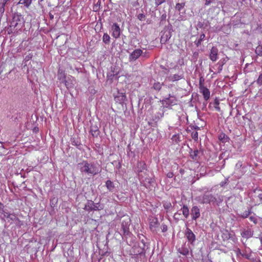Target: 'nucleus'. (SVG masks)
Here are the masks:
<instances>
[{"instance_id":"f257e3e1","label":"nucleus","mask_w":262,"mask_h":262,"mask_svg":"<svg viewBox=\"0 0 262 262\" xmlns=\"http://www.w3.org/2000/svg\"><path fill=\"white\" fill-rule=\"evenodd\" d=\"M77 168L82 173L88 175L95 176L101 171L99 166L94 163H89L87 161H83L77 164Z\"/></svg>"},{"instance_id":"f03ea898","label":"nucleus","mask_w":262,"mask_h":262,"mask_svg":"<svg viewBox=\"0 0 262 262\" xmlns=\"http://www.w3.org/2000/svg\"><path fill=\"white\" fill-rule=\"evenodd\" d=\"M24 24L23 16L18 13H15L11 22L10 27L15 29V30H20Z\"/></svg>"},{"instance_id":"7ed1b4c3","label":"nucleus","mask_w":262,"mask_h":262,"mask_svg":"<svg viewBox=\"0 0 262 262\" xmlns=\"http://www.w3.org/2000/svg\"><path fill=\"white\" fill-rule=\"evenodd\" d=\"M0 218L2 220L5 221V218L8 221L18 220V217L14 213H10L4 209L3 205L0 203Z\"/></svg>"},{"instance_id":"20e7f679","label":"nucleus","mask_w":262,"mask_h":262,"mask_svg":"<svg viewBox=\"0 0 262 262\" xmlns=\"http://www.w3.org/2000/svg\"><path fill=\"white\" fill-rule=\"evenodd\" d=\"M103 209L102 205L100 203H94L91 200H88L85 205L84 209L88 211H99Z\"/></svg>"},{"instance_id":"39448f33","label":"nucleus","mask_w":262,"mask_h":262,"mask_svg":"<svg viewBox=\"0 0 262 262\" xmlns=\"http://www.w3.org/2000/svg\"><path fill=\"white\" fill-rule=\"evenodd\" d=\"M198 201L201 204L214 203L216 199L212 194H204L198 198Z\"/></svg>"},{"instance_id":"423d86ee","label":"nucleus","mask_w":262,"mask_h":262,"mask_svg":"<svg viewBox=\"0 0 262 262\" xmlns=\"http://www.w3.org/2000/svg\"><path fill=\"white\" fill-rule=\"evenodd\" d=\"M252 199L256 204L262 203V190L260 189H254L251 193Z\"/></svg>"},{"instance_id":"0eeeda50","label":"nucleus","mask_w":262,"mask_h":262,"mask_svg":"<svg viewBox=\"0 0 262 262\" xmlns=\"http://www.w3.org/2000/svg\"><path fill=\"white\" fill-rule=\"evenodd\" d=\"M178 100L174 95H169V97L162 100V103L168 106L177 104Z\"/></svg>"},{"instance_id":"6e6552de","label":"nucleus","mask_w":262,"mask_h":262,"mask_svg":"<svg viewBox=\"0 0 262 262\" xmlns=\"http://www.w3.org/2000/svg\"><path fill=\"white\" fill-rule=\"evenodd\" d=\"M199 89L200 92L203 94L204 99L206 101L208 100L210 98V92L208 89L203 85L201 81H200Z\"/></svg>"},{"instance_id":"1a4fd4ad","label":"nucleus","mask_w":262,"mask_h":262,"mask_svg":"<svg viewBox=\"0 0 262 262\" xmlns=\"http://www.w3.org/2000/svg\"><path fill=\"white\" fill-rule=\"evenodd\" d=\"M185 235L190 244L193 245L196 239V238L195 234L193 233L192 230L190 229L187 228L185 231Z\"/></svg>"},{"instance_id":"9d476101","label":"nucleus","mask_w":262,"mask_h":262,"mask_svg":"<svg viewBox=\"0 0 262 262\" xmlns=\"http://www.w3.org/2000/svg\"><path fill=\"white\" fill-rule=\"evenodd\" d=\"M111 30L112 36L115 38H118L121 34V30L118 24L114 23L111 27Z\"/></svg>"},{"instance_id":"9b49d317","label":"nucleus","mask_w":262,"mask_h":262,"mask_svg":"<svg viewBox=\"0 0 262 262\" xmlns=\"http://www.w3.org/2000/svg\"><path fill=\"white\" fill-rule=\"evenodd\" d=\"M130 225V220L127 219V221H123L121 223V229L123 231V235H128L129 232V226Z\"/></svg>"},{"instance_id":"f8f14e48","label":"nucleus","mask_w":262,"mask_h":262,"mask_svg":"<svg viewBox=\"0 0 262 262\" xmlns=\"http://www.w3.org/2000/svg\"><path fill=\"white\" fill-rule=\"evenodd\" d=\"M244 173V167L241 162L238 161L235 165L234 174L237 177L242 176Z\"/></svg>"},{"instance_id":"ddd939ff","label":"nucleus","mask_w":262,"mask_h":262,"mask_svg":"<svg viewBox=\"0 0 262 262\" xmlns=\"http://www.w3.org/2000/svg\"><path fill=\"white\" fill-rule=\"evenodd\" d=\"M190 214L192 216V220H196L200 216V209L196 206H193L191 209Z\"/></svg>"},{"instance_id":"4468645a","label":"nucleus","mask_w":262,"mask_h":262,"mask_svg":"<svg viewBox=\"0 0 262 262\" xmlns=\"http://www.w3.org/2000/svg\"><path fill=\"white\" fill-rule=\"evenodd\" d=\"M90 133L93 137L97 138L100 134V131L98 126L96 124H92L90 128Z\"/></svg>"},{"instance_id":"2eb2a0df","label":"nucleus","mask_w":262,"mask_h":262,"mask_svg":"<svg viewBox=\"0 0 262 262\" xmlns=\"http://www.w3.org/2000/svg\"><path fill=\"white\" fill-rule=\"evenodd\" d=\"M218 49L214 47H213L210 51L209 58L212 61H215L217 58Z\"/></svg>"},{"instance_id":"dca6fc26","label":"nucleus","mask_w":262,"mask_h":262,"mask_svg":"<svg viewBox=\"0 0 262 262\" xmlns=\"http://www.w3.org/2000/svg\"><path fill=\"white\" fill-rule=\"evenodd\" d=\"M142 53V51L141 49H136L134 50L129 56V60H136Z\"/></svg>"},{"instance_id":"f3484780","label":"nucleus","mask_w":262,"mask_h":262,"mask_svg":"<svg viewBox=\"0 0 262 262\" xmlns=\"http://www.w3.org/2000/svg\"><path fill=\"white\" fill-rule=\"evenodd\" d=\"M184 78V75L183 73H178L170 75L168 77V80L170 81H177L180 79Z\"/></svg>"},{"instance_id":"a211bd4d","label":"nucleus","mask_w":262,"mask_h":262,"mask_svg":"<svg viewBox=\"0 0 262 262\" xmlns=\"http://www.w3.org/2000/svg\"><path fill=\"white\" fill-rule=\"evenodd\" d=\"M171 37V32L170 31L165 32L164 34L161 37V42L165 43Z\"/></svg>"},{"instance_id":"6ab92c4d","label":"nucleus","mask_w":262,"mask_h":262,"mask_svg":"<svg viewBox=\"0 0 262 262\" xmlns=\"http://www.w3.org/2000/svg\"><path fill=\"white\" fill-rule=\"evenodd\" d=\"M180 211L182 212L185 219H187L189 215V210L186 205H184Z\"/></svg>"},{"instance_id":"aec40b11","label":"nucleus","mask_w":262,"mask_h":262,"mask_svg":"<svg viewBox=\"0 0 262 262\" xmlns=\"http://www.w3.org/2000/svg\"><path fill=\"white\" fill-rule=\"evenodd\" d=\"M158 226V221L157 218L152 219L150 222V228L153 231L156 230Z\"/></svg>"},{"instance_id":"412c9836","label":"nucleus","mask_w":262,"mask_h":262,"mask_svg":"<svg viewBox=\"0 0 262 262\" xmlns=\"http://www.w3.org/2000/svg\"><path fill=\"white\" fill-rule=\"evenodd\" d=\"M145 169L146 166L145 163L143 162H138L136 167V171L137 172L139 173L142 172Z\"/></svg>"},{"instance_id":"4be33fe9","label":"nucleus","mask_w":262,"mask_h":262,"mask_svg":"<svg viewBox=\"0 0 262 262\" xmlns=\"http://www.w3.org/2000/svg\"><path fill=\"white\" fill-rule=\"evenodd\" d=\"M105 186L107 189L111 192L114 191L115 186L112 181L111 180H107L105 182Z\"/></svg>"},{"instance_id":"5701e85b","label":"nucleus","mask_w":262,"mask_h":262,"mask_svg":"<svg viewBox=\"0 0 262 262\" xmlns=\"http://www.w3.org/2000/svg\"><path fill=\"white\" fill-rule=\"evenodd\" d=\"M241 235L243 237L249 238L252 236L253 232L250 229H247L243 231L242 232Z\"/></svg>"},{"instance_id":"b1692460","label":"nucleus","mask_w":262,"mask_h":262,"mask_svg":"<svg viewBox=\"0 0 262 262\" xmlns=\"http://www.w3.org/2000/svg\"><path fill=\"white\" fill-rule=\"evenodd\" d=\"M32 2V0H19L18 4L24 5V6L28 8Z\"/></svg>"},{"instance_id":"393cba45","label":"nucleus","mask_w":262,"mask_h":262,"mask_svg":"<svg viewBox=\"0 0 262 262\" xmlns=\"http://www.w3.org/2000/svg\"><path fill=\"white\" fill-rule=\"evenodd\" d=\"M199 153V151L196 149V150H195L194 151H192L191 152H190V156L193 160H196L198 159Z\"/></svg>"},{"instance_id":"a878e982","label":"nucleus","mask_w":262,"mask_h":262,"mask_svg":"<svg viewBox=\"0 0 262 262\" xmlns=\"http://www.w3.org/2000/svg\"><path fill=\"white\" fill-rule=\"evenodd\" d=\"M102 40L105 44H109L110 42V35L106 33H104L103 36L102 37Z\"/></svg>"},{"instance_id":"bb28decb","label":"nucleus","mask_w":262,"mask_h":262,"mask_svg":"<svg viewBox=\"0 0 262 262\" xmlns=\"http://www.w3.org/2000/svg\"><path fill=\"white\" fill-rule=\"evenodd\" d=\"M162 85L163 83H161L159 82H155L153 84L152 88L157 91H159L161 89Z\"/></svg>"},{"instance_id":"cd10ccee","label":"nucleus","mask_w":262,"mask_h":262,"mask_svg":"<svg viewBox=\"0 0 262 262\" xmlns=\"http://www.w3.org/2000/svg\"><path fill=\"white\" fill-rule=\"evenodd\" d=\"M179 252L183 255H187L189 253V250L187 248L183 247L179 249Z\"/></svg>"},{"instance_id":"c85d7f7f","label":"nucleus","mask_w":262,"mask_h":262,"mask_svg":"<svg viewBox=\"0 0 262 262\" xmlns=\"http://www.w3.org/2000/svg\"><path fill=\"white\" fill-rule=\"evenodd\" d=\"M205 37V34L203 33L200 35V38L195 41V45L197 47H199L201 44L202 41L204 40V38Z\"/></svg>"},{"instance_id":"c756f323","label":"nucleus","mask_w":262,"mask_h":262,"mask_svg":"<svg viewBox=\"0 0 262 262\" xmlns=\"http://www.w3.org/2000/svg\"><path fill=\"white\" fill-rule=\"evenodd\" d=\"M255 53L260 56H262V45L258 46L255 49Z\"/></svg>"},{"instance_id":"7c9ffc66","label":"nucleus","mask_w":262,"mask_h":262,"mask_svg":"<svg viewBox=\"0 0 262 262\" xmlns=\"http://www.w3.org/2000/svg\"><path fill=\"white\" fill-rule=\"evenodd\" d=\"M224 64V62H221L220 61L217 62V63L215 65V67L217 68L219 72H220L223 69V66Z\"/></svg>"},{"instance_id":"2f4dec72","label":"nucleus","mask_w":262,"mask_h":262,"mask_svg":"<svg viewBox=\"0 0 262 262\" xmlns=\"http://www.w3.org/2000/svg\"><path fill=\"white\" fill-rule=\"evenodd\" d=\"M251 210L248 209V210H246L245 212H244L241 215V217L243 218H246L250 214H251Z\"/></svg>"},{"instance_id":"473e14b6","label":"nucleus","mask_w":262,"mask_h":262,"mask_svg":"<svg viewBox=\"0 0 262 262\" xmlns=\"http://www.w3.org/2000/svg\"><path fill=\"white\" fill-rule=\"evenodd\" d=\"M185 6V3H177L176 5V9L179 11H180L182 8Z\"/></svg>"},{"instance_id":"72a5a7b5","label":"nucleus","mask_w":262,"mask_h":262,"mask_svg":"<svg viewBox=\"0 0 262 262\" xmlns=\"http://www.w3.org/2000/svg\"><path fill=\"white\" fill-rule=\"evenodd\" d=\"M118 97L120 98L119 100L121 102H124L127 100L126 96L125 93H121L119 96H118Z\"/></svg>"},{"instance_id":"f704fd0d","label":"nucleus","mask_w":262,"mask_h":262,"mask_svg":"<svg viewBox=\"0 0 262 262\" xmlns=\"http://www.w3.org/2000/svg\"><path fill=\"white\" fill-rule=\"evenodd\" d=\"M181 215V213L178 212L175 213L173 215V219L176 222H178L180 220V216Z\"/></svg>"},{"instance_id":"c9c22d12","label":"nucleus","mask_w":262,"mask_h":262,"mask_svg":"<svg viewBox=\"0 0 262 262\" xmlns=\"http://www.w3.org/2000/svg\"><path fill=\"white\" fill-rule=\"evenodd\" d=\"M256 83L259 86L262 85V73L259 75L258 78L256 80Z\"/></svg>"},{"instance_id":"e433bc0d","label":"nucleus","mask_w":262,"mask_h":262,"mask_svg":"<svg viewBox=\"0 0 262 262\" xmlns=\"http://www.w3.org/2000/svg\"><path fill=\"white\" fill-rule=\"evenodd\" d=\"M7 5V4L5 3H4V2H3L1 3V7H0V12H1V13H4V12L5 10V6H6V5Z\"/></svg>"},{"instance_id":"4c0bfd02","label":"nucleus","mask_w":262,"mask_h":262,"mask_svg":"<svg viewBox=\"0 0 262 262\" xmlns=\"http://www.w3.org/2000/svg\"><path fill=\"white\" fill-rule=\"evenodd\" d=\"M163 206L165 209H168L171 207V204L170 202H165L163 204Z\"/></svg>"},{"instance_id":"58836bf2","label":"nucleus","mask_w":262,"mask_h":262,"mask_svg":"<svg viewBox=\"0 0 262 262\" xmlns=\"http://www.w3.org/2000/svg\"><path fill=\"white\" fill-rule=\"evenodd\" d=\"M165 2V0H155V5L156 6H158Z\"/></svg>"},{"instance_id":"ea45409f","label":"nucleus","mask_w":262,"mask_h":262,"mask_svg":"<svg viewBox=\"0 0 262 262\" xmlns=\"http://www.w3.org/2000/svg\"><path fill=\"white\" fill-rule=\"evenodd\" d=\"M198 132H192V138H193L194 140H196V139H198Z\"/></svg>"},{"instance_id":"a19ab883","label":"nucleus","mask_w":262,"mask_h":262,"mask_svg":"<svg viewBox=\"0 0 262 262\" xmlns=\"http://www.w3.org/2000/svg\"><path fill=\"white\" fill-rule=\"evenodd\" d=\"M144 18L145 15L141 13L138 15V18L140 20H142Z\"/></svg>"},{"instance_id":"79ce46f5","label":"nucleus","mask_w":262,"mask_h":262,"mask_svg":"<svg viewBox=\"0 0 262 262\" xmlns=\"http://www.w3.org/2000/svg\"><path fill=\"white\" fill-rule=\"evenodd\" d=\"M212 2V0H206L205 5L208 6Z\"/></svg>"},{"instance_id":"37998d69","label":"nucleus","mask_w":262,"mask_h":262,"mask_svg":"<svg viewBox=\"0 0 262 262\" xmlns=\"http://www.w3.org/2000/svg\"><path fill=\"white\" fill-rule=\"evenodd\" d=\"M173 176V174L171 172H169L167 174V177L169 178H171Z\"/></svg>"},{"instance_id":"c03bdc74","label":"nucleus","mask_w":262,"mask_h":262,"mask_svg":"<svg viewBox=\"0 0 262 262\" xmlns=\"http://www.w3.org/2000/svg\"><path fill=\"white\" fill-rule=\"evenodd\" d=\"M167 230V226L166 225H163L162 228V232H164L166 231Z\"/></svg>"},{"instance_id":"a18cd8bd","label":"nucleus","mask_w":262,"mask_h":262,"mask_svg":"<svg viewBox=\"0 0 262 262\" xmlns=\"http://www.w3.org/2000/svg\"><path fill=\"white\" fill-rule=\"evenodd\" d=\"M250 220L252 221L253 222H254V223H256V219L253 217V216H250Z\"/></svg>"},{"instance_id":"49530a36","label":"nucleus","mask_w":262,"mask_h":262,"mask_svg":"<svg viewBox=\"0 0 262 262\" xmlns=\"http://www.w3.org/2000/svg\"><path fill=\"white\" fill-rule=\"evenodd\" d=\"M164 116V113H158V118H162Z\"/></svg>"},{"instance_id":"de8ad7c7","label":"nucleus","mask_w":262,"mask_h":262,"mask_svg":"<svg viewBox=\"0 0 262 262\" xmlns=\"http://www.w3.org/2000/svg\"><path fill=\"white\" fill-rule=\"evenodd\" d=\"M65 85L67 88H69V87L71 86L70 83L66 80L65 81Z\"/></svg>"},{"instance_id":"09e8293b","label":"nucleus","mask_w":262,"mask_h":262,"mask_svg":"<svg viewBox=\"0 0 262 262\" xmlns=\"http://www.w3.org/2000/svg\"><path fill=\"white\" fill-rule=\"evenodd\" d=\"M63 76V78H64V74H62V73H60L59 75H58V77H59V79H61V77Z\"/></svg>"},{"instance_id":"8fccbe9b","label":"nucleus","mask_w":262,"mask_h":262,"mask_svg":"<svg viewBox=\"0 0 262 262\" xmlns=\"http://www.w3.org/2000/svg\"><path fill=\"white\" fill-rule=\"evenodd\" d=\"M214 107L217 111L220 112L221 111V108L219 105L214 106Z\"/></svg>"},{"instance_id":"3c124183","label":"nucleus","mask_w":262,"mask_h":262,"mask_svg":"<svg viewBox=\"0 0 262 262\" xmlns=\"http://www.w3.org/2000/svg\"><path fill=\"white\" fill-rule=\"evenodd\" d=\"M49 17L50 19H53L54 18V15L51 13H49Z\"/></svg>"},{"instance_id":"603ef678","label":"nucleus","mask_w":262,"mask_h":262,"mask_svg":"<svg viewBox=\"0 0 262 262\" xmlns=\"http://www.w3.org/2000/svg\"><path fill=\"white\" fill-rule=\"evenodd\" d=\"M214 104L215 105V106H217V105H219V102L218 101L216 100V101H215Z\"/></svg>"},{"instance_id":"864d4df0","label":"nucleus","mask_w":262,"mask_h":262,"mask_svg":"<svg viewBox=\"0 0 262 262\" xmlns=\"http://www.w3.org/2000/svg\"><path fill=\"white\" fill-rule=\"evenodd\" d=\"M224 235L225 236H226V238H229V234L228 233H227V234L224 233Z\"/></svg>"},{"instance_id":"5fc2aeb1","label":"nucleus","mask_w":262,"mask_h":262,"mask_svg":"<svg viewBox=\"0 0 262 262\" xmlns=\"http://www.w3.org/2000/svg\"><path fill=\"white\" fill-rule=\"evenodd\" d=\"M10 0H3V2L5 3L8 4V2H9Z\"/></svg>"},{"instance_id":"6e6d98bb","label":"nucleus","mask_w":262,"mask_h":262,"mask_svg":"<svg viewBox=\"0 0 262 262\" xmlns=\"http://www.w3.org/2000/svg\"><path fill=\"white\" fill-rule=\"evenodd\" d=\"M260 2L262 3V0H260Z\"/></svg>"},{"instance_id":"4d7b16f0","label":"nucleus","mask_w":262,"mask_h":262,"mask_svg":"<svg viewBox=\"0 0 262 262\" xmlns=\"http://www.w3.org/2000/svg\"><path fill=\"white\" fill-rule=\"evenodd\" d=\"M67 262H70L69 260H68Z\"/></svg>"}]
</instances>
